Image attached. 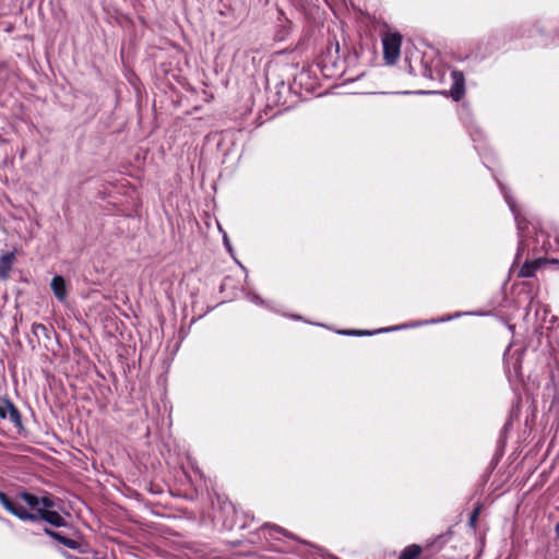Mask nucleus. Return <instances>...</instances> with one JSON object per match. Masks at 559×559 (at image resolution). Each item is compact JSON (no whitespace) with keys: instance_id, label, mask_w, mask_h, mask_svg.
I'll list each match as a JSON object with an SVG mask.
<instances>
[{"instance_id":"obj_1","label":"nucleus","mask_w":559,"mask_h":559,"mask_svg":"<svg viewBox=\"0 0 559 559\" xmlns=\"http://www.w3.org/2000/svg\"><path fill=\"white\" fill-rule=\"evenodd\" d=\"M383 55L388 64H394L399 57L402 44V36L397 33L388 34L382 40Z\"/></svg>"},{"instance_id":"obj_2","label":"nucleus","mask_w":559,"mask_h":559,"mask_svg":"<svg viewBox=\"0 0 559 559\" xmlns=\"http://www.w3.org/2000/svg\"><path fill=\"white\" fill-rule=\"evenodd\" d=\"M0 503L11 514L22 521H28L33 519V513L28 512L23 506L13 501L7 493L0 490Z\"/></svg>"},{"instance_id":"obj_3","label":"nucleus","mask_w":559,"mask_h":559,"mask_svg":"<svg viewBox=\"0 0 559 559\" xmlns=\"http://www.w3.org/2000/svg\"><path fill=\"white\" fill-rule=\"evenodd\" d=\"M33 519H28L29 522L45 521L52 526L62 527L67 525L66 520L53 510H37L33 513Z\"/></svg>"},{"instance_id":"obj_4","label":"nucleus","mask_w":559,"mask_h":559,"mask_svg":"<svg viewBox=\"0 0 559 559\" xmlns=\"http://www.w3.org/2000/svg\"><path fill=\"white\" fill-rule=\"evenodd\" d=\"M452 86L450 90V96L453 100L459 102L465 93V79L461 71L454 70L451 72Z\"/></svg>"},{"instance_id":"obj_5","label":"nucleus","mask_w":559,"mask_h":559,"mask_svg":"<svg viewBox=\"0 0 559 559\" xmlns=\"http://www.w3.org/2000/svg\"><path fill=\"white\" fill-rule=\"evenodd\" d=\"M0 418L9 419L16 426H21V414L10 400H4L0 405Z\"/></svg>"},{"instance_id":"obj_6","label":"nucleus","mask_w":559,"mask_h":559,"mask_svg":"<svg viewBox=\"0 0 559 559\" xmlns=\"http://www.w3.org/2000/svg\"><path fill=\"white\" fill-rule=\"evenodd\" d=\"M15 262V251L5 252L0 257V278L5 281Z\"/></svg>"},{"instance_id":"obj_7","label":"nucleus","mask_w":559,"mask_h":559,"mask_svg":"<svg viewBox=\"0 0 559 559\" xmlns=\"http://www.w3.org/2000/svg\"><path fill=\"white\" fill-rule=\"evenodd\" d=\"M51 290L59 301L67 299L68 290L64 278L61 275H55L50 283Z\"/></svg>"},{"instance_id":"obj_8","label":"nucleus","mask_w":559,"mask_h":559,"mask_svg":"<svg viewBox=\"0 0 559 559\" xmlns=\"http://www.w3.org/2000/svg\"><path fill=\"white\" fill-rule=\"evenodd\" d=\"M44 533L51 537L52 539L59 542L60 544L64 545L69 549L76 550L81 547V544L72 538L63 536L61 533L52 531L50 528L45 527Z\"/></svg>"},{"instance_id":"obj_9","label":"nucleus","mask_w":559,"mask_h":559,"mask_svg":"<svg viewBox=\"0 0 559 559\" xmlns=\"http://www.w3.org/2000/svg\"><path fill=\"white\" fill-rule=\"evenodd\" d=\"M540 266V260L526 261L519 271V277H533Z\"/></svg>"},{"instance_id":"obj_10","label":"nucleus","mask_w":559,"mask_h":559,"mask_svg":"<svg viewBox=\"0 0 559 559\" xmlns=\"http://www.w3.org/2000/svg\"><path fill=\"white\" fill-rule=\"evenodd\" d=\"M424 549L417 544L406 546L400 554L399 559H419Z\"/></svg>"},{"instance_id":"obj_11","label":"nucleus","mask_w":559,"mask_h":559,"mask_svg":"<svg viewBox=\"0 0 559 559\" xmlns=\"http://www.w3.org/2000/svg\"><path fill=\"white\" fill-rule=\"evenodd\" d=\"M19 497L32 509H38L39 507V502H40V498L37 497L36 495L34 493H31V492H27V491H22L19 493Z\"/></svg>"},{"instance_id":"obj_12","label":"nucleus","mask_w":559,"mask_h":559,"mask_svg":"<svg viewBox=\"0 0 559 559\" xmlns=\"http://www.w3.org/2000/svg\"><path fill=\"white\" fill-rule=\"evenodd\" d=\"M261 530H269L271 532H276V533H280V534H283L287 537H290L293 538V534H290L288 531H286L285 528L276 525V524H271V523H264L262 526H261ZM270 536H273L272 533H270Z\"/></svg>"},{"instance_id":"obj_13","label":"nucleus","mask_w":559,"mask_h":559,"mask_svg":"<svg viewBox=\"0 0 559 559\" xmlns=\"http://www.w3.org/2000/svg\"><path fill=\"white\" fill-rule=\"evenodd\" d=\"M39 506H41V508H38L37 510H51L56 503L51 496L45 495L40 497Z\"/></svg>"},{"instance_id":"obj_14","label":"nucleus","mask_w":559,"mask_h":559,"mask_svg":"<svg viewBox=\"0 0 559 559\" xmlns=\"http://www.w3.org/2000/svg\"><path fill=\"white\" fill-rule=\"evenodd\" d=\"M479 511H480V506H478L476 509H474L473 512L469 514L468 524L473 528L476 527V523H477L478 516H479Z\"/></svg>"},{"instance_id":"obj_15","label":"nucleus","mask_w":559,"mask_h":559,"mask_svg":"<svg viewBox=\"0 0 559 559\" xmlns=\"http://www.w3.org/2000/svg\"><path fill=\"white\" fill-rule=\"evenodd\" d=\"M32 332L35 334V335H38V333H43L45 334L46 336L47 333H48V329L46 325L41 324V323H33L32 325Z\"/></svg>"},{"instance_id":"obj_16","label":"nucleus","mask_w":559,"mask_h":559,"mask_svg":"<svg viewBox=\"0 0 559 559\" xmlns=\"http://www.w3.org/2000/svg\"><path fill=\"white\" fill-rule=\"evenodd\" d=\"M341 334L345 335H371V332L369 331H342Z\"/></svg>"},{"instance_id":"obj_17","label":"nucleus","mask_w":559,"mask_h":559,"mask_svg":"<svg viewBox=\"0 0 559 559\" xmlns=\"http://www.w3.org/2000/svg\"><path fill=\"white\" fill-rule=\"evenodd\" d=\"M506 201L507 203L509 204L510 206V210L512 211V213L515 215V217L518 216V212H516V209H515V203L514 201L512 200L511 197L509 195H506Z\"/></svg>"},{"instance_id":"obj_18","label":"nucleus","mask_w":559,"mask_h":559,"mask_svg":"<svg viewBox=\"0 0 559 559\" xmlns=\"http://www.w3.org/2000/svg\"><path fill=\"white\" fill-rule=\"evenodd\" d=\"M555 532H556L557 538L559 539V522L556 524Z\"/></svg>"},{"instance_id":"obj_19","label":"nucleus","mask_w":559,"mask_h":559,"mask_svg":"<svg viewBox=\"0 0 559 559\" xmlns=\"http://www.w3.org/2000/svg\"><path fill=\"white\" fill-rule=\"evenodd\" d=\"M224 242H225V246L228 248V250H230L229 242H228V239L226 236H224Z\"/></svg>"},{"instance_id":"obj_20","label":"nucleus","mask_w":559,"mask_h":559,"mask_svg":"<svg viewBox=\"0 0 559 559\" xmlns=\"http://www.w3.org/2000/svg\"><path fill=\"white\" fill-rule=\"evenodd\" d=\"M393 330H395V328H389V329H385L384 331L390 332V331H393ZM381 331L382 330H379L378 332H381Z\"/></svg>"},{"instance_id":"obj_21","label":"nucleus","mask_w":559,"mask_h":559,"mask_svg":"<svg viewBox=\"0 0 559 559\" xmlns=\"http://www.w3.org/2000/svg\"><path fill=\"white\" fill-rule=\"evenodd\" d=\"M442 538H443V536H439V537L437 538V540H436L431 546H433L436 543L440 542Z\"/></svg>"},{"instance_id":"obj_22","label":"nucleus","mask_w":559,"mask_h":559,"mask_svg":"<svg viewBox=\"0 0 559 559\" xmlns=\"http://www.w3.org/2000/svg\"><path fill=\"white\" fill-rule=\"evenodd\" d=\"M520 245H522V242H520ZM519 250H521V246H519ZM519 257H520V251H518V253H516V258H519Z\"/></svg>"},{"instance_id":"obj_23","label":"nucleus","mask_w":559,"mask_h":559,"mask_svg":"<svg viewBox=\"0 0 559 559\" xmlns=\"http://www.w3.org/2000/svg\"><path fill=\"white\" fill-rule=\"evenodd\" d=\"M335 49H336V52H337V51H338V49H340V46H338V44H337V43H336V45H335Z\"/></svg>"},{"instance_id":"obj_24","label":"nucleus","mask_w":559,"mask_h":559,"mask_svg":"<svg viewBox=\"0 0 559 559\" xmlns=\"http://www.w3.org/2000/svg\"><path fill=\"white\" fill-rule=\"evenodd\" d=\"M426 94H433L435 92H431V91H428V92H425Z\"/></svg>"}]
</instances>
